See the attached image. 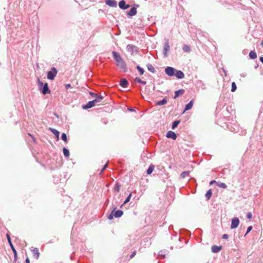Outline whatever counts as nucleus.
Returning <instances> with one entry per match:
<instances>
[{
    "label": "nucleus",
    "instance_id": "1",
    "mask_svg": "<svg viewBox=\"0 0 263 263\" xmlns=\"http://www.w3.org/2000/svg\"><path fill=\"white\" fill-rule=\"evenodd\" d=\"M112 56L115 60L117 62V65L121 69H123L124 72L127 70V67L126 63L121 58L120 54L116 51H112Z\"/></svg>",
    "mask_w": 263,
    "mask_h": 263
},
{
    "label": "nucleus",
    "instance_id": "2",
    "mask_svg": "<svg viewBox=\"0 0 263 263\" xmlns=\"http://www.w3.org/2000/svg\"><path fill=\"white\" fill-rule=\"evenodd\" d=\"M104 97L100 95V97L98 98V99H95L92 101H90L86 105H83V108L84 109L90 108L95 106L98 103H101Z\"/></svg>",
    "mask_w": 263,
    "mask_h": 263
},
{
    "label": "nucleus",
    "instance_id": "3",
    "mask_svg": "<svg viewBox=\"0 0 263 263\" xmlns=\"http://www.w3.org/2000/svg\"><path fill=\"white\" fill-rule=\"evenodd\" d=\"M38 85L40 90L44 95H46L50 93V90L48 87V85L47 83L44 84L39 79H38Z\"/></svg>",
    "mask_w": 263,
    "mask_h": 263
},
{
    "label": "nucleus",
    "instance_id": "4",
    "mask_svg": "<svg viewBox=\"0 0 263 263\" xmlns=\"http://www.w3.org/2000/svg\"><path fill=\"white\" fill-rule=\"evenodd\" d=\"M57 70L55 68L52 67L51 70L47 72V78L50 80H52L54 79L55 76L57 74Z\"/></svg>",
    "mask_w": 263,
    "mask_h": 263
},
{
    "label": "nucleus",
    "instance_id": "5",
    "mask_svg": "<svg viewBox=\"0 0 263 263\" xmlns=\"http://www.w3.org/2000/svg\"><path fill=\"white\" fill-rule=\"evenodd\" d=\"M170 47L169 45L168 41L167 40L164 43L163 50V53L164 57L166 58L168 57V52L170 51Z\"/></svg>",
    "mask_w": 263,
    "mask_h": 263
},
{
    "label": "nucleus",
    "instance_id": "6",
    "mask_svg": "<svg viewBox=\"0 0 263 263\" xmlns=\"http://www.w3.org/2000/svg\"><path fill=\"white\" fill-rule=\"evenodd\" d=\"M6 237H7V240L9 242V244L11 247V249H12L13 253H14V257L16 258V256H17V252H16V251L15 250V249L14 248V246L13 245L12 242H11V238H10V235L9 234H6Z\"/></svg>",
    "mask_w": 263,
    "mask_h": 263
},
{
    "label": "nucleus",
    "instance_id": "7",
    "mask_svg": "<svg viewBox=\"0 0 263 263\" xmlns=\"http://www.w3.org/2000/svg\"><path fill=\"white\" fill-rule=\"evenodd\" d=\"M175 69L172 67L167 66L165 69L166 74L170 77L174 76L175 75Z\"/></svg>",
    "mask_w": 263,
    "mask_h": 263
},
{
    "label": "nucleus",
    "instance_id": "8",
    "mask_svg": "<svg viewBox=\"0 0 263 263\" xmlns=\"http://www.w3.org/2000/svg\"><path fill=\"white\" fill-rule=\"evenodd\" d=\"M239 224V220L238 218L235 217L232 219L231 225V229H234L238 227Z\"/></svg>",
    "mask_w": 263,
    "mask_h": 263
},
{
    "label": "nucleus",
    "instance_id": "9",
    "mask_svg": "<svg viewBox=\"0 0 263 263\" xmlns=\"http://www.w3.org/2000/svg\"><path fill=\"white\" fill-rule=\"evenodd\" d=\"M166 137L167 138H171L173 140H176L177 138V135L175 132L171 130H169L168 132H167Z\"/></svg>",
    "mask_w": 263,
    "mask_h": 263
},
{
    "label": "nucleus",
    "instance_id": "10",
    "mask_svg": "<svg viewBox=\"0 0 263 263\" xmlns=\"http://www.w3.org/2000/svg\"><path fill=\"white\" fill-rule=\"evenodd\" d=\"M174 76H176V77L179 79H183L184 77V73L182 71L179 70L175 69Z\"/></svg>",
    "mask_w": 263,
    "mask_h": 263
},
{
    "label": "nucleus",
    "instance_id": "11",
    "mask_svg": "<svg viewBox=\"0 0 263 263\" xmlns=\"http://www.w3.org/2000/svg\"><path fill=\"white\" fill-rule=\"evenodd\" d=\"M119 7L123 10H125L129 7V5H126L125 2L124 0H122L119 3Z\"/></svg>",
    "mask_w": 263,
    "mask_h": 263
},
{
    "label": "nucleus",
    "instance_id": "12",
    "mask_svg": "<svg viewBox=\"0 0 263 263\" xmlns=\"http://www.w3.org/2000/svg\"><path fill=\"white\" fill-rule=\"evenodd\" d=\"M31 252L32 253L33 256L34 257L35 259H37L40 256V252L39 251V250L36 248H33L31 250Z\"/></svg>",
    "mask_w": 263,
    "mask_h": 263
},
{
    "label": "nucleus",
    "instance_id": "13",
    "mask_svg": "<svg viewBox=\"0 0 263 263\" xmlns=\"http://www.w3.org/2000/svg\"><path fill=\"white\" fill-rule=\"evenodd\" d=\"M106 4L110 7H116L117 5V1L115 0H106Z\"/></svg>",
    "mask_w": 263,
    "mask_h": 263
},
{
    "label": "nucleus",
    "instance_id": "14",
    "mask_svg": "<svg viewBox=\"0 0 263 263\" xmlns=\"http://www.w3.org/2000/svg\"><path fill=\"white\" fill-rule=\"evenodd\" d=\"M126 49L129 52H134L135 51L137 50V47L132 44H129L127 45Z\"/></svg>",
    "mask_w": 263,
    "mask_h": 263
},
{
    "label": "nucleus",
    "instance_id": "15",
    "mask_svg": "<svg viewBox=\"0 0 263 263\" xmlns=\"http://www.w3.org/2000/svg\"><path fill=\"white\" fill-rule=\"evenodd\" d=\"M221 249V246H217L216 245L213 246L211 248L212 252L214 253L219 252Z\"/></svg>",
    "mask_w": 263,
    "mask_h": 263
},
{
    "label": "nucleus",
    "instance_id": "16",
    "mask_svg": "<svg viewBox=\"0 0 263 263\" xmlns=\"http://www.w3.org/2000/svg\"><path fill=\"white\" fill-rule=\"evenodd\" d=\"M120 85L124 88L127 87L128 85V82L126 79H122L120 80Z\"/></svg>",
    "mask_w": 263,
    "mask_h": 263
},
{
    "label": "nucleus",
    "instance_id": "17",
    "mask_svg": "<svg viewBox=\"0 0 263 263\" xmlns=\"http://www.w3.org/2000/svg\"><path fill=\"white\" fill-rule=\"evenodd\" d=\"M185 92V90L183 89H179L175 92V96L174 97V99H176L180 95H182Z\"/></svg>",
    "mask_w": 263,
    "mask_h": 263
},
{
    "label": "nucleus",
    "instance_id": "18",
    "mask_svg": "<svg viewBox=\"0 0 263 263\" xmlns=\"http://www.w3.org/2000/svg\"><path fill=\"white\" fill-rule=\"evenodd\" d=\"M123 214V212L120 210H118L116 211H114V215L116 218H119L121 217Z\"/></svg>",
    "mask_w": 263,
    "mask_h": 263
},
{
    "label": "nucleus",
    "instance_id": "19",
    "mask_svg": "<svg viewBox=\"0 0 263 263\" xmlns=\"http://www.w3.org/2000/svg\"><path fill=\"white\" fill-rule=\"evenodd\" d=\"M137 9L135 7H132L130 10L128 12L127 14L129 16H133L136 14Z\"/></svg>",
    "mask_w": 263,
    "mask_h": 263
},
{
    "label": "nucleus",
    "instance_id": "20",
    "mask_svg": "<svg viewBox=\"0 0 263 263\" xmlns=\"http://www.w3.org/2000/svg\"><path fill=\"white\" fill-rule=\"evenodd\" d=\"M193 106V100H192L185 105V108H184V111L191 109L192 108Z\"/></svg>",
    "mask_w": 263,
    "mask_h": 263
},
{
    "label": "nucleus",
    "instance_id": "21",
    "mask_svg": "<svg viewBox=\"0 0 263 263\" xmlns=\"http://www.w3.org/2000/svg\"><path fill=\"white\" fill-rule=\"evenodd\" d=\"M49 130L55 136L58 140L59 139L60 133L57 130L54 128H49Z\"/></svg>",
    "mask_w": 263,
    "mask_h": 263
},
{
    "label": "nucleus",
    "instance_id": "22",
    "mask_svg": "<svg viewBox=\"0 0 263 263\" xmlns=\"http://www.w3.org/2000/svg\"><path fill=\"white\" fill-rule=\"evenodd\" d=\"M147 68L149 71L153 73L156 72V70H155V68L151 64H148L147 65Z\"/></svg>",
    "mask_w": 263,
    "mask_h": 263
},
{
    "label": "nucleus",
    "instance_id": "23",
    "mask_svg": "<svg viewBox=\"0 0 263 263\" xmlns=\"http://www.w3.org/2000/svg\"><path fill=\"white\" fill-rule=\"evenodd\" d=\"M182 50L184 52H190L191 51L190 46L187 45H184L183 46Z\"/></svg>",
    "mask_w": 263,
    "mask_h": 263
},
{
    "label": "nucleus",
    "instance_id": "24",
    "mask_svg": "<svg viewBox=\"0 0 263 263\" xmlns=\"http://www.w3.org/2000/svg\"><path fill=\"white\" fill-rule=\"evenodd\" d=\"M249 57L251 59H255L257 58V54L254 51H251L249 52Z\"/></svg>",
    "mask_w": 263,
    "mask_h": 263
},
{
    "label": "nucleus",
    "instance_id": "25",
    "mask_svg": "<svg viewBox=\"0 0 263 263\" xmlns=\"http://www.w3.org/2000/svg\"><path fill=\"white\" fill-rule=\"evenodd\" d=\"M155 168V166L153 164L150 165L148 169L147 170L146 173L148 175H150L152 173Z\"/></svg>",
    "mask_w": 263,
    "mask_h": 263
},
{
    "label": "nucleus",
    "instance_id": "26",
    "mask_svg": "<svg viewBox=\"0 0 263 263\" xmlns=\"http://www.w3.org/2000/svg\"><path fill=\"white\" fill-rule=\"evenodd\" d=\"M167 103V99L166 98H164L163 100L158 101L156 103V105L159 106H161Z\"/></svg>",
    "mask_w": 263,
    "mask_h": 263
},
{
    "label": "nucleus",
    "instance_id": "27",
    "mask_svg": "<svg viewBox=\"0 0 263 263\" xmlns=\"http://www.w3.org/2000/svg\"><path fill=\"white\" fill-rule=\"evenodd\" d=\"M212 195V190L210 189L207 191V192L206 193V194L205 195V198H206V199L208 200L211 198Z\"/></svg>",
    "mask_w": 263,
    "mask_h": 263
},
{
    "label": "nucleus",
    "instance_id": "28",
    "mask_svg": "<svg viewBox=\"0 0 263 263\" xmlns=\"http://www.w3.org/2000/svg\"><path fill=\"white\" fill-rule=\"evenodd\" d=\"M190 172V171H185L183 172L180 174V177L181 178H184L187 176H189Z\"/></svg>",
    "mask_w": 263,
    "mask_h": 263
},
{
    "label": "nucleus",
    "instance_id": "29",
    "mask_svg": "<svg viewBox=\"0 0 263 263\" xmlns=\"http://www.w3.org/2000/svg\"><path fill=\"white\" fill-rule=\"evenodd\" d=\"M217 185L218 187L222 188V189H226L227 187V185H226V184H225L223 182H217Z\"/></svg>",
    "mask_w": 263,
    "mask_h": 263
},
{
    "label": "nucleus",
    "instance_id": "30",
    "mask_svg": "<svg viewBox=\"0 0 263 263\" xmlns=\"http://www.w3.org/2000/svg\"><path fill=\"white\" fill-rule=\"evenodd\" d=\"M63 152L64 155L66 157H68L69 156V152L67 148H66V147H64L63 149Z\"/></svg>",
    "mask_w": 263,
    "mask_h": 263
},
{
    "label": "nucleus",
    "instance_id": "31",
    "mask_svg": "<svg viewBox=\"0 0 263 263\" xmlns=\"http://www.w3.org/2000/svg\"><path fill=\"white\" fill-rule=\"evenodd\" d=\"M180 121L179 120H176L173 122L172 125V128L173 129H174L176 127H177L178 125L179 124Z\"/></svg>",
    "mask_w": 263,
    "mask_h": 263
},
{
    "label": "nucleus",
    "instance_id": "32",
    "mask_svg": "<svg viewBox=\"0 0 263 263\" xmlns=\"http://www.w3.org/2000/svg\"><path fill=\"white\" fill-rule=\"evenodd\" d=\"M135 81L138 82V83H141L143 85H145L146 84V81H142L138 77H136L135 79Z\"/></svg>",
    "mask_w": 263,
    "mask_h": 263
},
{
    "label": "nucleus",
    "instance_id": "33",
    "mask_svg": "<svg viewBox=\"0 0 263 263\" xmlns=\"http://www.w3.org/2000/svg\"><path fill=\"white\" fill-rule=\"evenodd\" d=\"M136 68H137V70L139 71L140 74L141 75H142L144 73V70L143 69V68H142L139 65H137Z\"/></svg>",
    "mask_w": 263,
    "mask_h": 263
},
{
    "label": "nucleus",
    "instance_id": "34",
    "mask_svg": "<svg viewBox=\"0 0 263 263\" xmlns=\"http://www.w3.org/2000/svg\"><path fill=\"white\" fill-rule=\"evenodd\" d=\"M232 88H231V91L232 92H234L236 91V89H237V86H236V85L235 84V82H232Z\"/></svg>",
    "mask_w": 263,
    "mask_h": 263
},
{
    "label": "nucleus",
    "instance_id": "35",
    "mask_svg": "<svg viewBox=\"0 0 263 263\" xmlns=\"http://www.w3.org/2000/svg\"><path fill=\"white\" fill-rule=\"evenodd\" d=\"M89 95L93 98H95V99H98L100 97V95H98V94L92 92H89Z\"/></svg>",
    "mask_w": 263,
    "mask_h": 263
},
{
    "label": "nucleus",
    "instance_id": "36",
    "mask_svg": "<svg viewBox=\"0 0 263 263\" xmlns=\"http://www.w3.org/2000/svg\"><path fill=\"white\" fill-rule=\"evenodd\" d=\"M62 139L65 142H67V138L66 134L63 133L61 135Z\"/></svg>",
    "mask_w": 263,
    "mask_h": 263
},
{
    "label": "nucleus",
    "instance_id": "37",
    "mask_svg": "<svg viewBox=\"0 0 263 263\" xmlns=\"http://www.w3.org/2000/svg\"><path fill=\"white\" fill-rule=\"evenodd\" d=\"M120 185L119 184V183H116L115 186V187H114L115 191H116L117 192H119L120 191Z\"/></svg>",
    "mask_w": 263,
    "mask_h": 263
},
{
    "label": "nucleus",
    "instance_id": "38",
    "mask_svg": "<svg viewBox=\"0 0 263 263\" xmlns=\"http://www.w3.org/2000/svg\"><path fill=\"white\" fill-rule=\"evenodd\" d=\"M131 196H132V193H130L128 195V196H127V197L126 198L125 200L124 201L123 204L128 202L130 201Z\"/></svg>",
    "mask_w": 263,
    "mask_h": 263
},
{
    "label": "nucleus",
    "instance_id": "39",
    "mask_svg": "<svg viewBox=\"0 0 263 263\" xmlns=\"http://www.w3.org/2000/svg\"><path fill=\"white\" fill-rule=\"evenodd\" d=\"M115 210V208L114 209V210L111 212V213L110 214V215L108 216V218L109 219V220H111L113 219V217L114 216V210Z\"/></svg>",
    "mask_w": 263,
    "mask_h": 263
},
{
    "label": "nucleus",
    "instance_id": "40",
    "mask_svg": "<svg viewBox=\"0 0 263 263\" xmlns=\"http://www.w3.org/2000/svg\"><path fill=\"white\" fill-rule=\"evenodd\" d=\"M252 226H249L248 228H247V232L246 233L245 235V236H246L252 230Z\"/></svg>",
    "mask_w": 263,
    "mask_h": 263
},
{
    "label": "nucleus",
    "instance_id": "41",
    "mask_svg": "<svg viewBox=\"0 0 263 263\" xmlns=\"http://www.w3.org/2000/svg\"><path fill=\"white\" fill-rule=\"evenodd\" d=\"M247 218L249 219H251L252 218V214L251 212H249L247 214Z\"/></svg>",
    "mask_w": 263,
    "mask_h": 263
},
{
    "label": "nucleus",
    "instance_id": "42",
    "mask_svg": "<svg viewBox=\"0 0 263 263\" xmlns=\"http://www.w3.org/2000/svg\"><path fill=\"white\" fill-rule=\"evenodd\" d=\"M107 163H106L102 168V169L101 170L100 173H102L107 167Z\"/></svg>",
    "mask_w": 263,
    "mask_h": 263
},
{
    "label": "nucleus",
    "instance_id": "43",
    "mask_svg": "<svg viewBox=\"0 0 263 263\" xmlns=\"http://www.w3.org/2000/svg\"><path fill=\"white\" fill-rule=\"evenodd\" d=\"M136 254V251H134L132 252V253L130 255V258H133Z\"/></svg>",
    "mask_w": 263,
    "mask_h": 263
},
{
    "label": "nucleus",
    "instance_id": "44",
    "mask_svg": "<svg viewBox=\"0 0 263 263\" xmlns=\"http://www.w3.org/2000/svg\"><path fill=\"white\" fill-rule=\"evenodd\" d=\"M222 238L224 239H228L229 238V235L227 234H224L222 235Z\"/></svg>",
    "mask_w": 263,
    "mask_h": 263
},
{
    "label": "nucleus",
    "instance_id": "45",
    "mask_svg": "<svg viewBox=\"0 0 263 263\" xmlns=\"http://www.w3.org/2000/svg\"><path fill=\"white\" fill-rule=\"evenodd\" d=\"M71 87V85L70 84H67L65 85L66 89H68Z\"/></svg>",
    "mask_w": 263,
    "mask_h": 263
},
{
    "label": "nucleus",
    "instance_id": "46",
    "mask_svg": "<svg viewBox=\"0 0 263 263\" xmlns=\"http://www.w3.org/2000/svg\"><path fill=\"white\" fill-rule=\"evenodd\" d=\"M217 183L216 181L215 180H212V181H211L210 182V184H214V183Z\"/></svg>",
    "mask_w": 263,
    "mask_h": 263
},
{
    "label": "nucleus",
    "instance_id": "47",
    "mask_svg": "<svg viewBox=\"0 0 263 263\" xmlns=\"http://www.w3.org/2000/svg\"><path fill=\"white\" fill-rule=\"evenodd\" d=\"M25 261H26V263H30V260H29V259L28 258H27L26 259Z\"/></svg>",
    "mask_w": 263,
    "mask_h": 263
},
{
    "label": "nucleus",
    "instance_id": "48",
    "mask_svg": "<svg viewBox=\"0 0 263 263\" xmlns=\"http://www.w3.org/2000/svg\"><path fill=\"white\" fill-rule=\"evenodd\" d=\"M260 61L262 63H263V57L260 58Z\"/></svg>",
    "mask_w": 263,
    "mask_h": 263
},
{
    "label": "nucleus",
    "instance_id": "49",
    "mask_svg": "<svg viewBox=\"0 0 263 263\" xmlns=\"http://www.w3.org/2000/svg\"><path fill=\"white\" fill-rule=\"evenodd\" d=\"M241 76L243 77H246V74L245 73H242V74H241Z\"/></svg>",
    "mask_w": 263,
    "mask_h": 263
},
{
    "label": "nucleus",
    "instance_id": "50",
    "mask_svg": "<svg viewBox=\"0 0 263 263\" xmlns=\"http://www.w3.org/2000/svg\"><path fill=\"white\" fill-rule=\"evenodd\" d=\"M32 139H33V141H35V139H34V137H32Z\"/></svg>",
    "mask_w": 263,
    "mask_h": 263
},
{
    "label": "nucleus",
    "instance_id": "51",
    "mask_svg": "<svg viewBox=\"0 0 263 263\" xmlns=\"http://www.w3.org/2000/svg\"><path fill=\"white\" fill-rule=\"evenodd\" d=\"M71 92H74V90L70 91Z\"/></svg>",
    "mask_w": 263,
    "mask_h": 263
},
{
    "label": "nucleus",
    "instance_id": "52",
    "mask_svg": "<svg viewBox=\"0 0 263 263\" xmlns=\"http://www.w3.org/2000/svg\"><path fill=\"white\" fill-rule=\"evenodd\" d=\"M29 135L32 137L31 135L30 134H29Z\"/></svg>",
    "mask_w": 263,
    "mask_h": 263
}]
</instances>
